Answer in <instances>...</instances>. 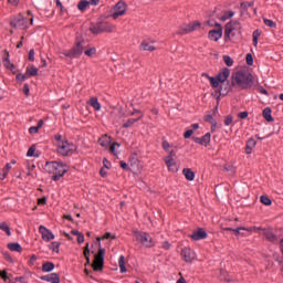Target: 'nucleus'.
<instances>
[{"label":"nucleus","mask_w":283,"mask_h":283,"mask_svg":"<svg viewBox=\"0 0 283 283\" xmlns=\"http://www.w3.org/2000/svg\"><path fill=\"white\" fill-rule=\"evenodd\" d=\"M253 75L244 71H237L231 75L232 87H240V90H250L253 87Z\"/></svg>","instance_id":"f257e3e1"},{"label":"nucleus","mask_w":283,"mask_h":283,"mask_svg":"<svg viewBox=\"0 0 283 283\" xmlns=\"http://www.w3.org/2000/svg\"><path fill=\"white\" fill-rule=\"evenodd\" d=\"M44 169L49 174H53L52 180H54L56 182V181L61 180V178H63V176H65V174H67V171L70 170V167H67V165H65L61 161H49V163H46Z\"/></svg>","instance_id":"f03ea898"},{"label":"nucleus","mask_w":283,"mask_h":283,"mask_svg":"<svg viewBox=\"0 0 283 283\" xmlns=\"http://www.w3.org/2000/svg\"><path fill=\"white\" fill-rule=\"evenodd\" d=\"M92 34H103V32H116V25L109 24V22L92 23L90 28Z\"/></svg>","instance_id":"7ed1b4c3"},{"label":"nucleus","mask_w":283,"mask_h":283,"mask_svg":"<svg viewBox=\"0 0 283 283\" xmlns=\"http://www.w3.org/2000/svg\"><path fill=\"white\" fill-rule=\"evenodd\" d=\"M134 238L136 242H139L140 244H143V247H146L147 249H151V247H154V239H151V237L147 232L135 231Z\"/></svg>","instance_id":"20e7f679"},{"label":"nucleus","mask_w":283,"mask_h":283,"mask_svg":"<svg viewBox=\"0 0 283 283\" xmlns=\"http://www.w3.org/2000/svg\"><path fill=\"white\" fill-rule=\"evenodd\" d=\"M103 266H105V248H99L92 263V269L93 271L98 272L103 271Z\"/></svg>","instance_id":"39448f33"},{"label":"nucleus","mask_w":283,"mask_h":283,"mask_svg":"<svg viewBox=\"0 0 283 283\" xmlns=\"http://www.w3.org/2000/svg\"><path fill=\"white\" fill-rule=\"evenodd\" d=\"M242 30V24L238 20H231L224 27V41H229L231 39V32H240Z\"/></svg>","instance_id":"423d86ee"},{"label":"nucleus","mask_w":283,"mask_h":283,"mask_svg":"<svg viewBox=\"0 0 283 283\" xmlns=\"http://www.w3.org/2000/svg\"><path fill=\"white\" fill-rule=\"evenodd\" d=\"M85 41H77L75 45L70 49L69 51L64 52V56H67L69 59H80L81 54H83V44Z\"/></svg>","instance_id":"0eeeda50"},{"label":"nucleus","mask_w":283,"mask_h":283,"mask_svg":"<svg viewBox=\"0 0 283 283\" xmlns=\"http://www.w3.org/2000/svg\"><path fill=\"white\" fill-rule=\"evenodd\" d=\"M200 22L199 21H193V22H190L188 24H182L181 27H179L178 31H177V34L179 36H182L185 34H189L191 32H196V29L197 28H200Z\"/></svg>","instance_id":"6e6552de"},{"label":"nucleus","mask_w":283,"mask_h":283,"mask_svg":"<svg viewBox=\"0 0 283 283\" xmlns=\"http://www.w3.org/2000/svg\"><path fill=\"white\" fill-rule=\"evenodd\" d=\"M10 25L15 30H28V18H24L22 14H19L10 22Z\"/></svg>","instance_id":"1a4fd4ad"},{"label":"nucleus","mask_w":283,"mask_h":283,"mask_svg":"<svg viewBox=\"0 0 283 283\" xmlns=\"http://www.w3.org/2000/svg\"><path fill=\"white\" fill-rule=\"evenodd\" d=\"M57 154H61V156H72L74 154V145L67 140L62 142V145L57 146Z\"/></svg>","instance_id":"9d476101"},{"label":"nucleus","mask_w":283,"mask_h":283,"mask_svg":"<svg viewBox=\"0 0 283 283\" xmlns=\"http://www.w3.org/2000/svg\"><path fill=\"white\" fill-rule=\"evenodd\" d=\"M214 25L217 29L209 31L208 39H210V41H220V39H222V25L220 23H216Z\"/></svg>","instance_id":"9b49d317"},{"label":"nucleus","mask_w":283,"mask_h":283,"mask_svg":"<svg viewBox=\"0 0 283 283\" xmlns=\"http://www.w3.org/2000/svg\"><path fill=\"white\" fill-rule=\"evenodd\" d=\"M129 163H130L129 171H132L133 174H138L139 171H142L143 166H140V161L138 160V157L136 156V154L129 157Z\"/></svg>","instance_id":"f8f14e48"},{"label":"nucleus","mask_w":283,"mask_h":283,"mask_svg":"<svg viewBox=\"0 0 283 283\" xmlns=\"http://www.w3.org/2000/svg\"><path fill=\"white\" fill-rule=\"evenodd\" d=\"M127 12V4L124 1H119L115 6V11L112 14L113 19L116 20L118 17H123Z\"/></svg>","instance_id":"ddd939ff"},{"label":"nucleus","mask_w":283,"mask_h":283,"mask_svg":"<svg viewBox=\"0 0 283 283\" xmlns=\"http://www.w3.org/2000/svg\"><path fill=\"white\" fill-rule=\"evenodd\" d=\"M189 238L193 240L195 242H198L199 240H207L209 238V234L205 230V228H198L197 231H193L192 234H189Z\"/></svg>","instance_id":"4468645a"},{"label":"nucleus","mask_w":283,"mask_h":283,"mask_svg":"<svg viewBox=\"0 0 283 283\" xmlns=\"http://www.w3.org/2000/svg\"><path fill=\"white\" fill-rule=\"evenodd\" d=\"M39 231L44 242H50L51 240H54V233H52L50 229L45 228L44 226H40Z\"/></svg>","instance_id":"2eb2a0df"},{"label":"nucleus","mask_w":283,"mask_h":283,"mask_svg":"<svg viewBox=\"0 0 283 283\" xmlns=\"http://www.w3.org/2000/svg\"><path fill=\"white\" fill-rule=\"evenodd\" d=\"M192 140L198 145H203V147H209L211 143V133H207L202 137H192Z\"/></svg>","instance_id":"dca6fc26"},{"label":"nucleus","mask_w":283,"mask_h":283,"mask_svg":"<svg viewBox=\"0 0 283 283\" xmlns=\"http://www.w3.org/2000/svg\"><path fill=\"white\" fill-rule=\"evenodd\" d=\"M4 54L6 56L2 59L4 67H7V70H10L12 74H17V66L12 64V62H10V52H8V50H4Z\"/></svg>","instance_id":"f3484780"},{"label":"nucleus","mask_w":283,"mask_h":283,"mask_svg":"<svg viewBox=\"0 0 283 283\" xmlns=\"http://www.w3.org/2000/svg\"><path fill=\"white\" fill-rule=\"evenodd\" d=\"M181 255L185 262H193V260H196V252H193V250L190 248H184L181 250Z\"/></svg>","instance_id":"a211bd4d"},{"label":"nucleus","mask_w":283,"mask_h":283,"mask_svg":"<svg viewBox=\"0 0 283 283\" xmlns=\"http://www.w3.org/2000/svg\"><path fill=\"white\" fill-rule=\"evenodd\" d=\"M40 280H42L43 282L61 283V277L59 276L57 273L42 275L40 276Z\"/></svg>","instance_id":"6ab92c4d"},{"label":"nucleus","mask_w":283,"mask_h":283,"mask_svg":"<svg viewBox=\"0 0 283 283\" xmlns=\"http://www.w3.org/2000/svg\"><path fill=\"white\" fill-rule=\"evenodd\" d=\"M98 145H101V147H104V149H109V145H112V137L108 136L107 134L102 135L98 140H97Z\"/></svg>","instance_id":"aec40b11"},{"label":"nucleus","mask_w":283,"mask_h":283,"mask_svg":"<svg viewBox=\"0 0 283 283\" xmlns=\"http://www.w3.org/2000/svg\"><path fill=\"white\" fill-rule=\"evenodd\" d=\"M229 76H231V70L229 67H223L217 75V78L221 82L224 83Z\"/></svg>","instance_id":"412c9836"},{"label":"nucleus","mask_w":283,"mask_h":283,"mask_svg":"<svg viewBox=\"0 0 283 283\" xmlns=\"http://www.w3.org/2000/svg\"><path fill=\"white\" fill-rule=\"evenodd\" d=\"M182 174H184L186 180H188L189 182L193 181L196 178V172H193V170H191V168H184Z\"/></svg>","instance_id":"4be33fe9"},{"label":"nucleus","mask_w":283,"mask_h":283,"mask_svg":"<svg viewBox=\"0 0 283 283\" xmlns=\"http://www.w3.org/2000/svg\"><path fill=\"white\" fill-rule=\"evenodd\" d=\"M263 235L269 242H277V235L272 230H264Z\"/></svg>","instance_id":"5701e85b"},{"label":"nucleus","mask_w":283,"mask_h":283,"mask_svg":"<svg viewBox=\"0 0 283 283\" xmlns=\"http://www.w3.org/2000/svg\"><path fill=\"white\" fill-rule=\"evenodd\" d=\"M145 116V114L139 115V117L137 118H130L128 119L126 123L123 124V128L124 129H129V127L134 126L135 123H138V120H140V118H143Z\"/></svg>","instance_id":"b1692460"},{"label":"nucleus","mask_w":283,"mask_h":283,"mask_svg":"<svg viewBox=\"0 0 283 283\" xmlns=\"http://www.w3.org/2000/svg\"><path fill=\"white\" fill-rule=\"evenodd\" d=\"M87 105H91V107L94 108L95 112H101V103L98 102V97H92Z\"/></svg>","instance_id":"393cba45"},{"label":"nucleus","mask_w":283,"mask_h":283,"mask_svg":"<svg viewBox=\"0 0 283 283\" xmlns=\"http://www.w3.org/2000/svg\"><path fill=\"white\" fill-rule=\"evenodd\" d=\"M255 145H258V142H255L253 138H250L245 145V154H252L253 147H255Z\"/></svg>","instance_id":"a878e982"},{"label":"nucleus","mask_w":283,"mask_h":283,"mask_svg":"<svg viewBox=\"0 0 283 283\" xmlns=\"http://www.w3.org/2000/svg\"><path fill=\"white\" fill-rule=\"evenodd\" d=\"M25 74L28 78H30L31 76H39V69L35 66H28Z\"/></svg>","instance_id":"bb28decb"},{"label":"nucleus","mask_w":283,"mask_h":283,"mask_svg":"<svg viewBox=\"0 0 283 283\" xmlns=\"http://www.w3.org/2000/svg\"><path fill=\"white\" fill-rule=\"evenodd\" d=\"M139 48L143 52H154L156 50V46L149 44L147 41L142 42Z\"/></svg>","instance_id":"cd10ccee"},{"label":"nucleus","mask_w":283,"mask_h":283,"mask_svg":"<svg viewBox=\"0 0 283 283\" xmlns=\"http://www.w3.org/2000/svg\"><path fill=\"white\" fill-rule=\"evenodd\" d=\"M166 163L169 171H178V168L176 167V159H164Z\"/></svg>","instance_id":"c85d7f7f"},{"label":"nucleus","mask_w":283,"mask_h":283,"mask_svg":"<svg viewBox=\"0 0 283 283\" xmlns=\"http://www.w3.org/2000/svg\"><path fill=\"white\" fill-rule=\"evenodd\" d=\"M230 91H231V84H229V82H227L226 85L220 86L219 94H220V96H227V94H229Z\"/></svg>","instance_id":"c756f323"},{"label":"nucleus","mask_w":283,"mask_h":283,"mask_svg":"<svg viewBox=\"0 0 283 283\" xmlns=\"http://www.w3.org/2000/svg\"><path fill=\"white\" fill-rule=\"evenodd\" d=\"M271 107H266L263 109V118H265V120L268 123H273V115H271Z\"/></svg>","instance_id":"7c9ffc66"},{"label":"nucleus","mask_w":283,"mask_h":283,"mask_svg":"<svg viewBox=\"0 0 283 283\" xmlns=\"http://www.w3.org/2000/svg\"><path fill=\"white\" fill-rule=\"evenodd\" d=\"M42 271L44 273H52L54 271V264L50 261L42 264Z\"/></svg>","instance_id":"2f4dec72"},{"label":"nucleus","mask_w":283,"mask_h":283,"mask_svg":"<svg viewBox=\"0 0 283 283\" xmlns=\"http://www.w3.org/2000/svg\"><path fill=\"white\" fill-rule=\"evenodd\" d=\"M223 231H233L234 235H244V233H241V231L247 230L244 227H239V228H222Z\"/></svg>","instance_id":"473e14b6"},{"label":"nucleus","mask_w":283,"mask_h":283,"mask_svg":"<svg viewBox=\"0 0 283 283\" xmlns=\"http://www.w3.org/2000/svg\"><path fill=\"white\" fill-rule=\"evenodd\" d=\"M7 247L11 251H15V253H21L23 251V248L19 243H8Z\"/></svg>","instance_id":"72a5a7b5"},{"label":"nucleus","mask_w":283,"mask_h":283,"mask_svg":"<svg viewBox=\"0 0 283 283\" xmlns=\"http://www.w3.org/2000/svg\"><path fill=\"white\" fill-rule=\"evenodd\" d=\"M90 6V1L87 0H81L77 4V9L81 11V12H85L87 10V7Z\"/></svg>","instance_id":"f704fd0d"},{"label":"nucleus","mask_w":283,"mask_h":283,"mask_svg":"<svg viewBox=\"0 0 283 283\" xmlns=\"http://www.w3.org/2000/svg\"><path fill=\"white\" fill-rule=\"evenodd\" d=\"M109 238H112V240H116V235H112L111 232H106L103 237H97L99 249H101V240H109Z\"/></svg>","instance_id":"c9c22d12"},{"label":"nucleus","mask_w":283,"mask_h":283,"mask_svg":"<svg viewBox=\"0 0 283 283\" xmlns=\"http://www.w3.org/2000/svg\"><path fill=\"white\" fill-rule=\"evenodd\" d=\"M120 273H127V268L125 266V255H120L118 260Z\"/></svg>","instance_id":"e433bc0d"},{"label":"nucleus","mask_w":283,"mask_h":283,"mask_svg":"<svg viewBox=\"0 0 283 283\" xmlns=\"http://www.w3.org/2000/svg\"><path fill=\"white\" fill-rule=\"evenodd\" d=\"M60 247H61V242L53 241V242H51V244L49 245V249H50L51 251H53V253H59Z\"/></svg>","instance_id":"4c0bfd02"},{"label":"nucleus","mask_w":283,"mask_h":283,"mask_svg":"<svg viewBox=\"0 0 283 283\" xmlns=\"http://www.w3.org/2000/svg\"><path fill=\"white\" fill-rule=\"evenodd\" d=\"M0 230L4 231L7 235H12V232L10 231V226H8V223L6 222H0Z\"/></svg>","instance_id":"58836bf2"},{"label":"nucleus","mask_w":283,"mask_h":283,"mask_svg":"<svg viewBox=\"0 0 283 283\" xmlns=\"http://www.w3.org/2000/svg\"><path fill=\"white\" fill-rule=\"evenodd\" d=\"M84 258L86 260L85 266L90 264V243H86V247L84 248Z\"/></svg>","instance_id":"ea45409f"},{"label":"nucleus","mask_w":283,"mask_h":283,"mask_svg":"<svg viewBox=\"0 0 283 283\" xmlns=\"http://www.w3.org/2000/svg\"><path fill=\"white\" fill-rule=\"evenodd\" d=\"M211 86L216 90L220 87V80L218 77H209Z\"/></svg>","instance_id":"a19ab883"},{"label":"nucleus","mask_w":283,"mask_h":283,"mask_svg":"<svg viewBox=\"0 0 283 283\" xmlns=\"http://www.w3.org/2000/svg\"><path fill=\"white\" fill-rule=\"evenodd\" d=\"M84 54H85L86 56H90V57L96 56V48L93 46V48L86 49V50L84 51Z\"/></svg>","instance_id":"79ce46f5"},{"label":"nucleus","mask_w":283,"mask_h":283,"mask_svg":"<svg viewBox=\"0 0 283 283\" xmlns=\"http://www.w3.org/2000/svg\"><path fill=\"white\" fill-rule=\"evenodd\" d=\"M235 13L233 11H226L223 15L220 18V21H227L228 19H232Z\"/></svg>","instance_id":"37998d69"},{"label":"nucleus","mask_w":283,"mask_h":283,"mask_svg":"<svg viewBox=\"0 0 283 283\" xmlns=\"http://www.w3.org/2000/svg\"><path fill=\"white\" fill-rule=\"evenodd\" d=\"M262 205H264L265 207H271L272 205V201H271V198L266 197V196H261L260 198Z\"/></svg>","instance_id":"c03bdc74"},{"label":"nucleus","mask_w":283,"mask_h":283,"mask_svg":"<svg viewBox=\"0 0 283 283\" xmlns=\"http://www.w3.org/2000/svg\"><path fill=\"white\" fill-rule=\"evenodd\" d=\"M240 8H241V17H244V13L247 12V10L251 8V4H249V2H241Z\"/></svg>","instance_id":"a18cd8bd"},{"label":"nucleus","mask_w":283,"mask_h":283,"mask_svg":"<svg viewBox=\"0 0 283 283\" xmlns=\"http://www.w3.org/2000/svg\"><path fill=\"white\" fill-rule=\"evenodd\" d=\"M223 61L228 67H232L233 65V59L229 55H223Z\"/></svg>","instance_id":"49530a36"},{"label":"nucleus","mask_w":283,"mask_h":283,"mask_svg":"<svg viewBox=\"0 0 283 283\" xmlns=\"http://www.w3.org/2000/svg\"><path fill=\"white\" fill-rule=\"evenodd\" d=\"M252 36H253V45H258V39H260V30H255V31H253V33H252Z\"/></svg>","instance_id":"de8ad7c7"},{"label":"nucleus","mask_w":283,"mask_h":283,"mask_svg":"<svg viewBox=\"0 0 283 283\" xmlns=\"http://www.w3.org/2000/svg\"><path fill=\"white\" fill-rule=\"evenodd\" d=\"M116 147H120V144L114 142L111 146H108L111 154H114V156H116Z\"/></svg>","instance_id":"09e8293b"},{"label":"nucleus","mask_w":283,"mask_h":283,"mask_svg":"<svg viewBox=\"0 0 283 283\" xmlns=\"http://www.w3.org/2000/svg\"><path fill=\"white\" fill-rule=\"evenodd\" d=\"M263 22L265 25H268V28H277V23H275L273 20L263 19Z\"/></svg>","instance_id":"8fccbe9b"},{"label":"nucleus","mask_w":283,"mask_h":283,"mask_svg":"<svg viewBox=\"0 0 283 283\" xmlns=\"http://www.w3.org/2000/svg\"><path fill=\"white\" fill-rule=\"evenodd\" d=\"M224 170L228 171L230 174V176H234L235 175V167L228 165L224 167Z\"/></svg>","instance_id":"3c124183"},{"label":"nucleus","mask_w":283,"mask_h":283,"mask_svg":"<svg viewBox=\"0 0 283 283\" xmlns=\"http://www.w3.org/2000/svg\"><path fill=\"white\" fill-rule=\"evenodd\" d=\"M3 258L7 262H9L10 264L14 263V260L12 259V256L10 255V252H3Z\"/></svg>","instance_id":"603ef678"},{"label":"nucleus","mask_w":283,"mask_h":283,"mask_svg":"<svg viewBox=\"0 0 283 283\" xmlns=\"http://www.w3.org/2000/svg\"><path fill=\"white\" fill-rule=\"evenodd\" d=\"M245 61H247V65H253V54H251V53H248L247 55H245Z\"/></svg>","instance_id":"864d4df0"},{"label":"nucleus","mask_w":283,"mask_h":283,"mask_svg":"<svg viewBox=\"0 0 283 283\" xmlns=\"http://www.w3.org/2000/svg\"><path fill=\"white\" fill-rule=\"evenodd\" d=\"M203 120L206 123H210V125L216 123V119H213V115H206V116H203Z\"/></svg>","instance_id":"5fc2aeb1"},{"label":"nucleus","mask_w":283,"mask_h":283,"mask_svg":"<svg viewBox=\"0 0 283 283\" xmlns=\"http://www.w3.org/2000/svg\"><path fill=\"white\" fill-rule=\"evenodd\" d=\"M0 277L1 280H3L4 282H8L9 277H8V271L6 270H0Z\"/></svg>","instance_id":"6e6d98bb"},{"label":"nucleus","mask_w":283,"mask_h":283,"mask_svg":"<svg viewBox=\"0 0 283 283\" xmlns=\"http://www.w3.org/2000/svg\"><path fill=\"white\" fill-rule=\"evenodd\" d=\"M36 151V146H34V145H32L30 148H29V150H28V153H27V156L28 157H32V156H34V153Z\"/></svg>","instance_id":"4d7b16f0"},{"label":"nucleus","mask_w":283,"mask_h":283,"mask_svg":"<svg viewBox=\"0 0 283 283\" xmlns=\"http://www.w3.org/2000/svg\"><path fill=\"white\" fill-rule=\"evenodd\" d=\"M232 123H233V116L228 115V116L226 117V119H224V125H226L227 127H229V125H231Z\"/></svg>","instance_id":"13d9d810"},{"label":"nucleus","mask_w":283,"mask_h":283,"mask_svg":"<svg viewBox=\"0 0 283 283\" xmlns=\"http://www.w3.org/2000/svg\"><path fill=\"white\" fill-rule=\"evenodd\" d=\"M25 78H28L27 73H24V74L19 73V74L15 76V81H25Z\"/></svg>","instance_id":"bf43d9fd"},{"label":"nucleus","mask_w":283,"mask_h":283,"mask_svg":"<svg viewBox=\"0 0 283 283\" xmlns=\"http://www.w3.org/2000/svg\"><path fill=\"white\" fill-rule=\"evenodd\" d=\"M119 167H122V169H124V171H129V165H127V163L125 161H119Z\"/></svg>","instance_id":"052dcab7"},{"label":"nucleus","mask_w":283,"mask_h":283,"mask_svg":"<svg viewBox=\"0 0 283 283\" xmlns=\"http://www.w3.org/2000/svg\"><path fill=\"white\" fill-rule=\"evenodd\" d=\"M239 118H241V120H244V118H249V112L244 111L239 113Z\"/></svg>","instance_id":"680f3d73"},{"label":"nucleus","mask_w":283,"mask_h":283,"mask_svg":"<svg viewBox=\"0 0 283 283\" xmlns=\"http://www.w3.org/2000/svg\"><path fill=\"white\" fill-rule=\"evenodd\" d=\"M23 93L25 94V96H30V85L28 84L23 85Z\"/></svg>","instance_id":"e2e57ef3"},{"label":"nucleus","mask_w":283,"mask_h":283,"mask_svg":"<svg viewBox=\"0 0 283 283\" xmlns=\"http://www.w3.org/2000/svg\"><path fill=\"white\" fill-rule=\"evenodd\" d=\"M191 136H193V129H188V130L184 134V138H191Z\"/></svg>","instance_id":"0e129e2a"},{"label":"nucleus","mask_w":283,"mask_h":283,"mask_svg":"<svg viewBox=\"0 0 283 283\" xmlns=\"http://www.w3.org/2000/svg\"><path fill=\"white\" fill-rule=\"evenodd\" d=\"M29 134H39V128L38 126H32L29 128Z\"/></svg>","instance_id":"69168bd1"},{"label":"nucleus","mask_w":283,"mask_h":283,"mask_svg":"<svg viewBox=\"0 0 283 283\" xmlns=\"http://www.w3.org/2000/svg\"><path fill=\"white\" fill-rule=\"evenodd\" d=\"M38 205H41V206L48 205V198L42 197V198L38 199Z\"/></svg>","instance_id":"338daca9"},{"label":"nucleus","mask_w":283,"mask_h":283,"mask_svg":"<svg viewBox=\"0 0 283 283\" xmlns=\"http://www.w3.org/2000/svg\"><path fill=\"white\" fill-rule=\"evenodd\" d=\"M34 49H31L30 51H29V61H31V62H34Z\"/></svg>","instance_id":"774afa93"}]
</instances>
